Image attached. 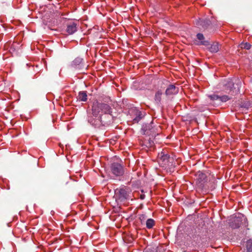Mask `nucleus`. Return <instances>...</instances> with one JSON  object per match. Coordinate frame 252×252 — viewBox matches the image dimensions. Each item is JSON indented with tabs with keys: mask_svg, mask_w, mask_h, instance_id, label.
<instances>
[{
	"mask_svg": "<svg viewBox=\"0 0 252 252\" xmlns=\"http://www.w3.org/2000/svg\"><path fill=\"white\" fill-rule=\"evenodd\" d=\"M201 25H202L204 28H206L207 25L209 26V25H210V24L211 23V22L209 20H206V21H201Z\"/></svg>",
	"mask_w": 252,
	"mask_h": 252,
	"instance_id": "21",
	"label": "nucleus"
},
{
	"mask_svg": "<svg viewBox=\"0 0 252 252\" xmlns=\"http://www.w3.org/2000/svg\"><path fill=\"white\" fill-rule=\"evenodd\" d=\"M143 196L141 197V199H143Z\"/></svg>",
	"mask_w": 252,
	"mask_h": 252,
	"instance_id": "26",
	"label": "nucleus"
},
{
	"mask_svg": "<svg viewBox=\"0 0 252 252\" xmlns=\"http://www.w3.org/2000/svg\"><path fill=\"white\" fill-rule=\"evenodd\" d=\"M162 94L163 92L161 90H158L155 93L154 100L155 102L158 105L160 104Z\"/></svg>",
	"mask_w": 252,
	"mask_h": 252,
	"instance_id": "12",
	"label": "nucleus"
},
{
	"mask_svg": "<svg viewBox=\"0 0 252 252\" xmlns=\"http://www.w3.org/2000/svg\"><path fill=\"white\" fill-rule=\"evenodd\" d=\"M231 99V97L227 95L220 96L219 100L221 102H226Z\"/></svg>",
	"mask_w": 252,
	"mask_h": 252,
	"instance_id": "19",
	"label": "nucleus"
},
{
	"mask_svg": "<svg viewBox=\"0 0 252 252\" xmlns=\"http://www.w3.org/2000/svg\"><path fill=\"white\" fill-rule=\"evenodd\" d=\"M251 45L249 43H245L242 44V48H244L246 49H250L251 48Z\"/></svg>",
	"mask_w": 252,
	"mask_h": 252,
	"instance_id": "22",
	"label": "nucleus"
},
{
	"mask_svg": "<svg viewBox=\"0 0 252 252\" xmlns=\"http://www.w3.org/2000/svg\"><path fill=\"white\" fill-rule=\"evenodd\" d=\"M243 220L245 222L247 220L246 217L241 214H238L230 220L229 225L232 228H238L240 226Z\"/></svg>",
	"mask_w": 252,
	"mask_h": 252,
	"instance_id": "4",
	"label": "nucleus"
},
{
	"mask_svg": "<svg viewBox=\"0 0 252 252\" xmlns=\"http://www.w3.org/2000/svg\"><path fill=\"white\" fill-rule=\"evenodd\" d=\"M143 118V115L141 112L139 111H136V117L133 119V121L134 123H138L140 121L142 118Z\"/></svg>",
	"mask_w": 252,
	"mask_h": 252,
	"instance_id": "16",
	"label": "nucleus"
},
{
	"mask_svg": "<svg viewBox=\"0 0 252 252\" xmlns=\"http://www.w3.org/2000/svg\"><path fill=\"white\" fill-rule=\"evenodd\" d=\"M210 98L213 100H219L220 96L217 94H213L209 96Z\"/></svg>",
	"mask_w": 252,
	"mask_h": 252,
	"instance_id": "20",
	"label": "nucleus"
},
{
	"mask_svg": "<svg viewBox=\"0 0 252 252\" xmlns=\"http://www.w3.org/2000/svg\"><path fill=\"white\" fill-rule=\"evenodd\" d=\"M141 133L144 135H153L154 133V129L151 124H145L142 126Z\"/></svg>",
	"mask_w": 252,
	"mask_h": 252,
	"instance_id": "7",
	"label": "nucleus"
},
{
	"mask_svg": "<svg viewBox=\"0 0 252 252\" xmlns=\"http://www.w3.org/2000/svg\"><path fill=\"white\" fill-rule=\"evenodd\" d=\"M111 172L116 176H122L124 173V167L121 164L113 162L110 166Z\"/></svg>",
	"mask_w": 252,
	"mask_h": 252,
	"instance_id": "5",
	"label": "nucleus"
},
{
	"mask_svg": "<svg viewBox=\"0 0 252 252\" xmlns=\"http://www.w3.org/2000/svg\"><path fill=\"white\" fill-rule=\"evenodd\" d=\"M234 79H228L225 80L223 82V91L227 94L234 95L237 94L239 92V87L238 84L236 85L238 86L237 88L234 87L235 82H234ZM235 82L237 81L235 79Z\"/></svg>",
	"mask_w": 252,
	"mask_h": 252,
	"instance_id": "2",
	"label": "nucleus"
},
{
	"mask_svg": "<svg viewBox=\"0 0 252 252\" xmlns=\"http://www.w3.org/2000/svg\"><path fill=\"white\" fill-rule=\"evenodd\" d=\"M173 159L171 158L165 150H163L159 153L158 156V161L159 164L162 167H166L170 165L169 163L172 162Z\"/></svg>",
	"mask_w": 252,
	"mask_h": 252,
	"instance_id": "3",
	"label": "nucleus"
},
{
	"mask_svg": "<svg viewBox=\"0 0 252 252\" xmlns=\"http://www.w3.org/2000/svg\"><path fill=\"white\" fill-rule=\"evenodd\" d=\"M92 111V116H88V121L92 126L99 127L100 126H107L112 123L113 120L112 108L108 104L94 101Z\"/></svg>",
	"mask_w": 252,
	"mask_h": 252,
	"instance_id": "1",
	"label": "nucleus"
},
{
	"mask_svg": "<svg viewBox=\"0 0 252 252\" xmlns=\"http://www.w3.org/2000/svg\"><path fill=\"white\" fill-rule=\"evenodd\" d=\"M209 51L212 53H216L219 51V45L218 43H214L209 48Z\"/></svg>",
	"mask_w": 252,
	"mask_h": 252,
	"instance_id": "15",
	"label": "nucleus"
},
{
	"mask_svg": "<svg viewBox=\"0 0 252 252\" xmlns=\"http://www.w3.org/2000/svg\"><path fill=\"white\" fill-rule=\"evenodd\" d=\"M195 176L196 185L198 188L203 189L204 187L205 183L207 181V176L206 174L202 172L198 171L196 173Z\"/></svg>",
	"mask_w": 252,
	"mask_h": 252,
	"instance_id": "6",
	"label": "nucleus"
},
{
	"mask_svg": "<svg viewBox=\"0 0 252 252\" xmlns=\"http://www.w3.org/2000/svg\"><path fill=\"white\" fill-rule=\"evenodd\" d=\"M76 24L73 22L68 23L66 25V31L69 34L74 33L77 31Z\"/></svg>",
	"mask_w": 252,
	"mask_h": 252,
	"instance_id": "9",
	"label": "nucleus"
},
{
	"mask_svg": "<svg viewBox=\"0 0 252 252\" xmlns=\"http://www.w3.org/2000/svg\"><path fill=\"white\" fill-rule=\"evenodd\" d=\"M146 227L149 228H152L155 225V221L153 219H148L146 222Z\"/></svg>",
	"mask_w": 252,
	"mask_h": 252,
	"instance_id": "17",
	"label": "nucleus"
},
{
	"mask_svg": "<svg viewBox=\"0 0 252 252\" xmlns=\"http://www.w3.org/2000/svg\"><path fill=\"white\" fill-rule=\"evenodd\" d=\"M119 193L120 198L122 199H129V191L127 189L122 188L118 190Z\"/></svg>",
	"mask_w": 252,
	"mask_h": 252,
	"instance_id": "10",
	"label": "nucleus"
},
{
	"mask_svg": "<svg viewBox=\"0 0 252 252\" xmlns=\"http://www.w3.org/2000/svg\"><path fill=\"white\" fill-rule=\"evenodd\" d=\"M77 99L82 101H86L87 100V94L86 92H80L77 96Z\"/></svg>",
	"mask_w": 252,
	"mask_h": 252,
	"instance_id": "14",
	"label": "nucleus"
},
{
	"mask_svg": "<svg viewBox=\"0 0 252 252\" xmlns=\"http://www.w3.org/2000/svg\"><path fill=\"white\" fill-rule=\"evenodd\" d=\"M143 196L141 197V199H143Z\"/></svg>",
	"mask_w": 252,
	"mask_h": 252,
	"instance_id": "27",
	"label": "nucleus"
},
{
	"mask_svg": "<svg viewBox=\"0 0 252 252\" xmlns=\"http://www.w3.org/2000/svg\"><path fill=\"white\" fill-rule=\"evenodd\" d=\"M139 219L141 221H144L145 220V216L144 215H142L139 217Z\"/></svg>",
	"mask_w": 252,
	"mask_h": 252,
	"instance_id": "24",
	"label": "nucleus"
},
{
	"mask_svg": "<svg viewBox=\"0 0 252 252\" xmlns=\"http://www.w3.org/2000/svg\"><path fill=\"white\" fill-rule=\"evenodd\" d=\"M179 89L174 85H170L166 89L165 94L167 96L176 94L178 93Z\"/></svg>",
	"mask_w": 252,
	"mask_h": 252,
	"instance_id": "8",
	"label": "nucleus"
},
{
	"mask_svg": "<svg viewBox=\"0 0 252 252\" xmlns=\"http://www.w3.org/2000/svg\"><path fill=\"white\" fill-rule=\"evenodd\" d=\"M143 196L141 197V199H143Z\"/></svg>",
	"mask_w": 252,
	"mask_h": 252,
	"instance_id": "25",
	"label": "nucleus"
},
{
	"mask_svg": "<svg viewBox=\"0 0 252 252\" xmlns=\"http://www.w3.org/2000/svg\"><path fill=\"white\" fill-rule=\"evenodd\" d=\"M197 38L200 41L198 45H203L207 46L209 45V42L206 40H204V36L203 34L199 33L196 35Z\"/></svg>",
	"mask_w": 252,
	"mask_h": 252,
	"instance_id": "13",
	"label": "nucleus"
},
{
	"mask_svg": "<svg viewBox=\"0 0 252 252\" xmlns=\"http://www.w3.org/2000/svg\"><path fill=\"white\" fill-rule=\"evenodd\" d=\"M144 252H158V251L155 249H151L149 248H147Z\"/></svg>",
	"mask_w": 252,
	"mask_h": 252,
	"instance_id": "23",
	"label": "nucleus"
},
{
	"mask_svg": "<svg viewBox=\"0 0 252 252\" xmlns=\"http://www.w3.org/2000/svg\"><path fill=\"white\" fill-rule=\"evenodd\" d=\"M83 59L80 57L75 58L71 63L70 66L74 68H77L80 67L81 64L83 63Z\"/></svg>",
	"mask_w": 252,
	"mask_h": 252,
	"instance_id": "11",
	"label": "nucleus"
},
{
	"mask_svg": "<svg viewBox=\"0 0 252 252\" xmlns=\"http://www.w3.org/2000/svg\"><path fill=\"white\" fill-rule=\"evenodd\" d=\"M246 248L248 252H252V240H249L247 242Z\"/></svg>",
	"mask_w": 252,
	"mask_h": 252,
	"instance_id": "18",
	"label": "nucleus"
}]
</instances>
